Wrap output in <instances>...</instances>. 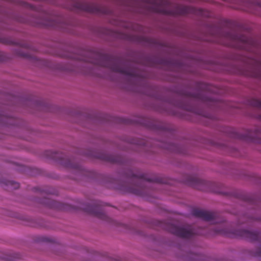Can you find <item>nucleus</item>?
Returning a JSON list of instances; mask_svg holds the SVG:
<instances>
[{"label": "nucleus", "mask_w": 261, "mask_h": 261, "mask_svg": "<svg viewBox=\"0 0 261 261\" xmlns=\"http://www.w3.org/2000/svg\"><path fill=\"white\" fill-rule=\"evenodd\" d=\"M16 20V15L12 14L8 8L0 5V43L16 45V40L10 36H7L3 32L5 30L12 29L11 23H13ZM7 59L6 55L0 50V63L6 61Z\"/></svg>", "instance_id": "1"}, {"label": "nucleus", "mask_w": 261, "mask_h": 261, "mask_svg": "<svg viewBox=\"0 0 261 261\" xmlns=\"http://www.w3.org/2000/svg\"><path fill=\"white\" fill-rule=\"evenodd\" d=\"M169 230L176 236L186 239L191 238L196 233L193 227L191 225L179 227L171 225Z\"/></svg>", "instance_id": "2"}, {"label": "nucleus", "mask_w": 261, "mask_h": 261, "mask_svg": "<svg viewBox=\"0 0 261 261\" xmlns=\"http://www.w3.org/2000/svg\"><path fill=\"white\" fill-rule=\"evenodd\" d=\"M84 210L87 213L101 219L106 220L107 217L103 211L101 203L99 201H95L92 204L86 205Z\"/></svg>", "instance_id": "3"}, {"label": "nucleus", "mask_w": 261, "mask_h": 261, "mask_svg": "<svg viewBox=\"0 0 261 261\" xmlns=\"http://www.w3.org/2000/svg\"><path fill=\"white\" fill-rule=\"evenodd\" d=\"M16 125V118L10 115H4L0 112V127L13 129Z\"/></svg>", "instance_id": "4"}, {"label": "nucleus", "mask_w": 261, "mask_h": 261, "mask_svg": "<svg viewBox=\"0 0 261 261\" xmlns=\"http://www.w3.org/2000/svg\"><path fill=\"white\" fill-rule=\"evenodd\" d=\"M155 11L171 15H184L191 13L192 12V8L187 6L177 5L175 7V9L173 10L160 11L156 10Z\"/></svg>", "instance_id": "5"}, {"label": "nucleus", "mask_w": 261, "mask_h": 261, "mask_svg": "<svg viewBox=\"0 0 261 261\" xmlns=\"http://www.w3.org/2000/svg\"><path fill=\"white\" fill-rule=\"evenodd\" d=\"M192 215L207 221L215 220L217 217V214L215 213L198 208L194 209L192 211Z\"/></svg>", "instance_id": "6"}, {"label": "nucleus", "mask_w": 261, "mask_h": 261, "mask_svg": "<svg viewBox=\"0 0 261 261\" xmlns=\"http://www.w3.org/2000/svg\"><path fill=\"white\" fill-rule=\"evenodd\" d=\"M224 37L227 40L230 41L231 43H242L243 44H247L249 43V39L247 37L243 35H239L231 32L225 33L224 35ZM229 45L233 46L234 45L231 44Z\"/></svg>", "instance_id": "7"}, {"label": "nucleus", "mask_w": 261, "mask_h": 261, "mask_svg": "<svg viewBox=\"0 0 261 261\" xmlns=\"http://www.w3.org/2000/svg\"><path fill=\"white\" fill-rule=\"evenodd\" d=\"M109 67L112 70L116 72L121 73L133 77L137 75L134 69L128 67H123L117 63L111 65Z\"/></svg>", "instance_id": "8"}, {"label": "nucleus", "mask_w": 261, "mask_h": 261, "mask_svg": "<svg viewBox=\"0 0 261 261\" xmlns=\"http://www.w3.org/2000/svg\"><path fill=\"white\" fill-rule=\"evenodd\" d=\"M242 10L254 13V9L256 8H261V2H257L256 0H246L241 2Z\"/></svg>", "instance_id": "9"}, {"label": "nucleus", "mask_w": 261, "mask_h": 261, "mask_svg": "<svg viewBox=\"0 0 261 261\" xmlns=\"http://www.w3.org/2000/svg\"><path fill=\"white\" fill-rule=\"evenodd\" d=\"M0 186L6 191L13 192L16 190V181L0 177Z\"/></svg>", "instance_id": "10"}, {"label": "nucleus", "mask_w": 261, "mask_h": 261, "mask_svg": "<svg viewBox=\"0 0 261 261\" xmlns=\"http://www.w3.org/2000/svg\"><path fill=\"white\" fill-rule=\"evenodd\" d=\"M76 7L80 10L90 13H98L100 12L99 8L93 4L79 3L76 4Z\"/></svg>", "instance_id": "11"}, {"label": "nucleus", "mask_w": 261, "mask_h": 261, "mask_svg": "<svg viewBox=\"0 0 261 261\" xmlns=\"http://www.w3.org/2000/svg\"><path fill=\"white\" fill-rule=\"evenodd\" d=\"M187 182L190 185L194 187H199L200 185H206L207 183L196 176H189L188 178Z\"/></svg>", "instance_id": "12"}, {"label": "nucleus", "mask_w": 261, "mask_h": 261, "mask_svg": "<svg viewBox=\"0 0 261 261\" xmlns=\"http://www.w3.org/2000/svg\"><path fill=\"white\" fill-rule=\"evenodd\" d=\"M140 185H131L127 187L126 191L137 195H142L143 189Z\"/></svg>", "instance_id": "13"}, {"label": "nucleus", "mask_w": 261, "mask_h": 261, "mask_svg": "<svg viewBox=\"0 0 261 261\" xmlns=\"http://www.w3.org/2000/svg\"><path fill=\"white\" fill-rule=\"evenodd\" d=\"M1 258L7 261H16V253L15 251H7L2 254Z\"/></svg>", "instance_id": "14"}, {"label": "nucleus", "mask_w": 261, "mask_h": 261, "mask_svg": "<svg viewBox=\"0 0 261 261\" xmlns=\"http://www.w3.org/2000/svg\"><path fill=\"white\" fill-rule=\"evenodd\" d=\"M129 177L130 178H136L137 179H143L144 180L149 181V182H158V179H151L146 178L144 174H138L137 175L133 173H131L129 175Z\"/></svg>", "instance_id": "15"}, {"label": "nucleus", "mask_w": 261, "mask_h": 261, "mask_svg": "<svg viewBox=\"0 0 261 261\" xmlns=\"http://www.w3.org/2000/svg\"><path fill=\"white\" fill-rule=\"evenodd\" d=\"M103 159L107 161L114 163H121L122 162L121 158L119 156L108 155Z\"/></svg>", "instance_id": "16"}, {"label": "nucleus", "mask_w": 261, "mask_h": 261, "mask_svg": "<svg viewBox=\"0 0 261 261\" xmlns=\"http://www.w3.org/2000/svg\"><path fill=\"white\" fill-rule=\"evenodd\" d=\"M59 161L61 163V164L68 168L76 169L79 168V167L78 165L72 164L71 161L68 160L65 161H62V160H59Z\"/></svg>", "instance_id": "17"}, {"label": "nucleus", "mask_w": 261, "mask_h": 261, "mask_svg": "<svg viewBox=\"0 0 261 261\" xmlns=\"http://www.w3.org/2000/svg\"><path fill=\"white\" fill-rule=\"evenodd\" d=\"M251 105L254 107L261 109V100L253 99L251 101Z\"/></svg>", "instance_id": "18"}, {"label": "nucleus", "mask_w": 261, "mask_h": 261, "mask_svg": "<svg viewBox=\"0 0 261 261\" xmlns=\"http://www.w3.org/2000/svg\"><path fill=\"white\" fill-rule=\"evenodd\" d=\"M48 200L49 201V203H50L49 206L53 207L56 206V205L57 204V202L56 201H53V200Z\"/></svg>", "instance_id": "19"}, {"label": "nucleus", "mask_w": 261, "mask_h": 261, "mask_svg": "<svg viewBox=\"0 0 261 261\" xmlns=\"http://www.w3.org/2000/svg\"><path fill=\"white\" fill-rule=\"evenodd\" d=\"M57 154V153H54V154H53V155H52L51 156H50L49 158H51V159H54V160H57V158H58V156H56V154Z\"/></svg>", "instance_id": "20"}, {"label": "nucleus", "mask_w": 261, "mask_h": 261, "mask_svg": "<svg viewBox=\"0 0 261 261\" xmlns=\"http://www.w3.org/2000/svg\"><path fill=\"white\" fill-rule=\"evenodd\" d=\"M20 168H21V166H20L19 165H18V164H17V172L18 171H19V170H20Z\"/></svg>", "instance_id": "21"}, {"label": "nucleus", "mask_w": 261, "mask_h": 261, "mask_svg": "<svg viewBox=\"0 0 261 261\" xmlns=\"http://www.w3.org/2000/svg\"><path fill=\"white\" fill-rule=\"evenodd\" d=\"M1 1H2V2H10L11 1V0H0Z\"/></svg>", "instance_id": "22"}, {"label": "nucleus", "mask_w": 261, "mask_h": 261, "mask_svg": "<svg viewBox=\"0 0 261 261\" xmlns=\"http://www.w3.org/2000/svg\"><path fill=\"white\" fill-rule=\"evenodd\" d=\"M1 1H2V2H10L11 1V0H0Z\"/></svg>", "instance_id": "23"}, {"label": "nucleus", "mask_w": 261, "mask_h": 261, "mask_svg": "<svg viewBox=\"0 0 261 261\" xmlns=\"http://www.w3.org/2000/svg\"><path fill=\"white\" fill-rule=\"evenodd\" d=\"M194 97L197 99H201L199 95L195 96Z\"/></svg>", "instance_id": "24"}, {"label": "nucleus", "mask_w": 261, "mask_h": 261, "mask_svg": "<svg viewBox=\"0 0 261 261\" xmlns=\"http://www.w3.org/2000/svg\"><path fill=\"white\" fill-rule=\"evenodd\" d=\"M17 103H18V96H17Z\"/></svg>", "instance_id": "25"}, {"label": "nucleus", "mask_w": 261, "mask_h": 261, "mask_svg": "<svg viewBox=\"0 0 261 261\" xmlns=\"http://www.w3.org/2000/svg\"><path fill=\"white\" fill-rule=\"evenodd\" d=\"M107 58L109 59V60H111V59H110V57H107Z\"/></svg>", "instance_id": "26"}, {"label": "nucleus", "mask_w": 261, "mask_h": 261, "mask_svg": "<svg viewBox=\"0 0 261 261\" xmlns=\"http://www.w3.org/2000/svg\"><path fill=\"white\" fill-rule=\"evenodd\" d=\"M259 76H261V73L258 75Z\"/></svg>", "instance_id": "27"}]
</instances>
